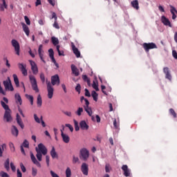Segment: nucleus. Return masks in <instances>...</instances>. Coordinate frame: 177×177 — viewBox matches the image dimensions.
I'll use <instances>...</instances> for the list:
<instances>
[{"label": "nucleus", "instance_id": "obj_31", "mask_svg": "<svg viewBox=\"0 0 177 177\" xmlns=\"http://www.w3.org/2000/svg\"><path fill=\"white\" fill-rule=\"evenodd\" d=\"M9 165H10V160H9V158H7L6 162H4V168H6V171H9L10 169Z\"/></svg>", "mask_w": 177, "mask_h": 177}, {"label": "nucleus", "instance_id": "obj_61", "mask_svg": "<svg viewBox=\"0 0 177 177\" xmlns=\"http://www.w3.org/2000/svg\"><path fill=\"white\" fill-rule=\"evenodd\" d=\"M102 92L104 93V95H107V93L104 91V89H106V86L102 85L101 86Z\"/></svg>", "mask_w": 177, "mask_h": 177}, {"label": "nucleus", "instance_id": "obj_2", "mask_svg": "<svg viewBox=\"0 0 177 177\" xmlns=\"http://www.w3.org/2000/svg\"><path fill=\"white\" fill-rule=\"evenodd\" d=\"M35 150L37 152L36 157L38 161H42V154L43 156L48 154V149L42 143L39 144L37 147L35 148Z\"/></svg>", "mask_w": 177, "mask_h": 177}, {"label": "nucleus", "instance_id": "obj_55", "mask_svg": "<svg viewBox=\"0 0 177 177\" xmlns=\"http://www.w3.org/2000/svg\"><path fill=\"white\" fill-rule=\"evenodd\" d=\"M10 168L13 172L16 171V166H15V164L13 162H10Z\"/></svg>", "mask_w": 177, "mask_h": 177}, {"label": "nucleus", "instance_id": "obj_47", "mask_svg": "<svg viewBox=\"0 0 177 177\" xmlns=\"http://www.w3.org/2000/svg\"><path fill=\"white\" fill-rule=\"evenodd\" d=\"M34 118L35 121H36L37 124H41V120L39 119V118H38V115H37V114H34Z\"/></svg>", "mask_w": 177, "mask_h": 177}, {"label": "nucleus", "instance_id": "obj_7", "mask_svg": "<svg viewBox=\"0 0 177 177\" xmlns=\"http://www.w3.org/2000/svg\"><path fill=\"white\" fill-rule=\"evenodd\" d=\"M81 171L82 172L83 175L85 176H88L89 172V165L86 162H83L81 166Z\"/></svg>", "mask_w": 177, "mask_h": 177}, {"label": "nucleus", "instance_id": "obj_42", "mask_svg": "<svg viewBox=\"0 0 177 177\" xmlns=\"http://www.w3.org/2000/svg\"><path fill=\"white\" fill-rule=\"evenodd\" d=\"M48 53H49L50 57H52L53 59V57H55V52L53 51V50L52 48H50L48 50Z\"/></svg>", "mask_w": 177, "mask_h": 177}, {"label": "nucleus", "instance_id": "obj_11", "mask_svg": "<svg viewBox=\"0 0 177 177\" xmlns=\"http://www.w3.org/2000/svg\"><path fill=\"white\" fill-rule=\"evenodd\" d=\"M30 64L31 66V70L32 71V74L35 75H37L38 74V66H37V64H35V62L34 61H30Z\"/></svg>", "mask_w": 177, "mask_h": 177}, {"label": "nucleus", "instance_id": "obj_33", "mask_svg": "<svg viewBox=\"0 0 177 177\" xmlns=\"http://www.w3.org/2000/svg\"><path fill=\"white\" fill-rule=\"evenodd\" d=\"M84 110L86 113H87V114L89 115V117H92L93 112L92 109L91 107L88 106L86 108H84Z\"/></svg>", "mask_w": 177, "mask_h": 177}, {"label": "nucleus", "instance_id": "obj_22", "mask_svg": "<svg viewBox=\"0 0 177 177\" xmlns=\"http://www.w3.org/2000/svg\"><path fill=\"white\" fill-rule=\"evenodd\" d=\"M23 30L24 31L26 35L28 37L30 35V28L26 25V24H21Z\"/></svg>", "mask_w": 177, "mask_h": 177}, {"label": "nucleus", "instance_id": "obj_36", "mask_svg": "<svg viewBox=\"0 0 177 177\" xmlns=\"http://www.w3.org/2000/svg\"><path fill=\"white\" fill-rule=\"evenodd\" d=\"M82 79L85 82H87L88 85H91V80L88 78V76L86 75H84L82 76Z\"/></svg>", "mask_w": 177, "mask_h": 177}, {"label": "nucleus", "instance_id": "obj_57", "mask_svg": "<svg viewBox=\"0 0 177 177\" xmlns=\"http://www.w3.org/2000/svg\"><path fill=\"white\" fill-rule=\"evenodd\" d=\"M50 174L52 177H59V175H57V174L55 173V171L52 170L50 171Z\"/></svg>", "mask_w": 177, "mask_h": 177}, {"label": "nucleus", "instance_id": "obj_17", "mask_svg": "<svg viewBox=\"0 0 177 177\" xmlns=\"http://www.w3.org/2000/svg\"><path fill=\"white\" fill-rule=\"evenodd\" d=\"M30 154L31 160L32 161L33 164H35V165H37V167H41V163L38 162L37 158H35V156H34V153H32V151H30Z\"/></svg>", "mask_w": 177, "mask_h": 177}, {"label": "nucleus", "instance_id": "obj_16", "mask_svg": "<svg viewBox=\"0 0 177 177\" xmlns=\"http://www.w3.org/2000/svg\"><path fill=\"white\" fill-rule=\"evenodd\" d=\"M72 46V50L73 51V53L75 55L76 57H80L81 53L80 52V50L75 47V45H74V43H71Z\"/></svg>", "mask_w": 177, "mask_h": 177}, {"label": "nucleus", "instance_id": "obj_60", "mask_svg": "<svg viewBox=\"0 0 177 177\" xmlns=\"http://www.w3.org/2000/svg\"><path fill=\"white\" fill-rule=\"evenodd\" d=\"M17 177H23V174H21V171H20V169L17 170Z\"/></svg>", "mask_w": 177, "mask_h": 177}, {"label": "nucleus", "instance_id": "obj_38", "mask_svg": "<svg viewBox=\"0 0 177 177\" xmlns=\"http://www.w3.org/2000/svg\"><path fill=\"white\" fill-rule=\"evenodd\" d=\"M66 176L71 177V169H70V167H67L66 170Z\"/></svg>", "mask_w": 177, "mask_h": 177}, {"label": "nucleus", "instance_id": "obj_44", "mask_svg": "<svg viewBox=\"0 0 177 177\" xmlns=\"http://www.w3.org/2000/svg\"><path fill=\"white\" fill-rule=\"evenodd\" d=\"M75 91L76 92H78V93H81V84H77L76 87H75Z\"/></svg>", "mask_w": 177, "mask_h": 177}, {"label": "nucleus", "instance_id": "obj_39", "mask_svg": "<svg viewBox=\"0 0 177 177\" xmlns=\"http://www.w3.org/2000/svg\"><path fill=\"white\" fill-rule=\"evenodd\" d=\"M74 125H75V129L76 131H80V126H78V122L75 120H73Z\"/></svg>", "mask_w": 177, "mask_h": 177}, {"label": "nucleus", "instance_id": "obj_14", "mask_svg": "<svg viewBox=\"0 0 177 177\" xmlns=\"http://www.w3.org/2000/svg\"><path fill=\"white\" fill-rule=\"evenodd\" d=\"M3 118L6 120L7 122H10V121H12V115H10V110L5 111Z\"/></svg>", "mask_w": 177, "mask_h": 177}, {"label": "nucleus", "instance_id": "obj_49", "mask_svg": "<svg viewBox=\"0 0 177 177\" xmlns=\"http://www.w3.org/2000/svg\"><path fill=\"white\" fill-rule=\"evenodd\" d=\"M0 176H1V177H10V176H9V174H8V173H6L5 171L0 172Z\"/></svg>", "mask_w": 177, "mask_h": 177}, {"label": "nucleus", "instance_id": "obj_3", "mask_svg": "<svg viewBox=\"0 0 177 177\" xmlns=\"http://www.w3.org/2000/svg\"><path fill=\"white\" fill-rule=\"evenodd\" d=\"M29 80L33 91H35L36 93H38V92H39V89L38 88V84H37V79H35V76L32 75H29Z\"/></svg>", "mask_w": 177, "mask_h": 177}, {"label": "nucleus", "instance_id": "obj_62", "mask_svg": "<svg viewBox=\"0 0 177 177\" xmlns=\"http://www.w3.org/2000/svg\"><path fill=\"white\" fill-rule=\"evenodd\" d=\"M172 56H173V57H174V59H177V53H176V50H174L172 51Z\"/></svg>", "mask_w": 177, "mask_h": 177}, {"label": "nucleus", "instance_id": "obj_27", "mask_svg": "<svg viewBox=\"0 0 177 177\" xmlns=\"http://www.w3.org/2000/svg\"><path fill=\"white\" fill-rule=\"evenodd\" d=\"M12 77H13V78H14V82H15L16 86H17V88H19V87L20 86V82H19V77H17V75L14 74V75H12Z\"/></svg>", "mask_w": 177, "mask_h": 177}, {"label": "nucleus", "instance_id": "obj_51", "mask_svg": "<svg viewBox=\"0 0 177 177\" xmlns=\"http://www.w3.org/2000/svg\"><path fill=\"white\" fill-rule=\"evenodd\" d=\"M37 172H38V170H37V169H35V168L32 169V176H37Z\"/></svg>", "mask_w": 177, "mask_h": 177}, {"label": "nucleus", "instance_id": "obj_6", "mask_svg": "<svg viewBox=\"0 0 177 177\" xmlns=\"http://www.w3.org/2000/svg\"><path fill=\"white\" fill-rule=\"evenodd\" d=\"M11 44L13 48H15L16 55H17V56H20V44H19V41L16 39H12L11 41Z\"/></svg>", "mask_w": 177, "mask_h": 177}, {"label": "nucleus", "instance_id": "obj_10", "mask_svg": "<svg viewBox=\"0 0 177 177\" xmlns=\"http://www.w3.org/2000/svg\"><path fill=\"white\" fill-rule=\"evenodd\" d=\"M160 21L164 24V26H167L168 27L172 28V24L168 18H166L165 16L162 15L160 19Z\"/></svg>", "mask_w": 177, "mask_h": 177}, {"label": "nucleus", "instance_id": "obj_50", "mask_svg": "<svg viewBox=\"0 0 177 177\" xmlns=\"http://www.w3.org/2000/svg\"><path fill=\"white\" fill-rule=\"evenodd\" d=\"M48 2L51 6H55L56 5V0H48Z\"/></svg>", "mask_w": 177, "mask_h": 177}, {"label": "nucleus", "instance_id": "obj_37", "mask_svg": "<svg viewBox=\"0 0 177 177\" xmlns=\"http://www.w3.org/2000/svg\"><path fill=\"white\" fill-rule=\"evenodd\" d=\"M22 147H26V149H28L30 147V143L27 140H25L24 142L22 143Z\"/></svg>", "mask_w": 177, "mask_h": 177}, {"label": "nucleus", "instance_id": "obj_15", "mask_svg": "<svg viewBox=\"0 0 177 177\" xmlns=\"http://www.w3.org/2000/svg\"><path fill=\"white\" fill-rule=\"evenodd\" d=\"M122 169L124 171V176L128 177L131 176V171H129V169H128V165H122Z\"/></svg>", "mask_w": 177, "mask_h": 177}, {"label": "nucleus", "instance_id": "obj_13", "mask_svg": "<svg viewBox=\"0 0 177 177\" xmlns=\"http://www.w3.org/2000/svg\"><path fill=\"white\" fill-rule=\"evenodd\" d=\"M80 129H82V131H88L89 129V125L86 124V122L85 120H82L80 122Z\"/></svg>", "mask_w": 177, "mask_h": 177}, {"label": "nucleus", "instance_id": "obj_59", "mask_svg": "<svg viewBox=\"0 0 177 177\" xmlns=\"http://www.w3.org/2000/svg\"><path fill=\"white\" fill-rule=\"evenodd\" d=\"M84 102L86 105L84 106V109L89 107V101L88 100V99H84Z\"/></svg>", "mask_w": 177, "mask_h": 177}, {"label": "nucleus", "instance_id": "obj_41", "mask_svg": "<svg viewBox=\"0 0 177 177\" xmlns=\"http://www.w3.org/2000/svg\"><path fill=\"white\" fill-rule=\"evenodd\" d=\"M169 113L171 115H173L174 118H176V113L175 112V110H174V109H170Z\"/></svg>", "mask_w": 177, "mask_h": 177}, {"label": "nucleus", "instance_id": "obj_25", "mask_svg": "<svg viewBox=\"0 0 177 177\" xmlns=\"http://www.w3.org/2000/svg\"><path fill=\"white\" fill-rule=\"evenodd\" d=\"M131 6L133 9L139 10V1L138 0H134L131 1Z\"/></svg>", "mask_w": 177, "mask_h": 177}, {"label": "nucleus", "instance_id": "obj_64", "mask_svg": "<svg viewBox=\"0 0 177 177\" xmlns=\"http://www.w3.org/2000/svg\"><path fill=\"white\" fill-rule=\"evenodd\" d=\"M49 158H50L49 156H46V162L48 167H49Z\"/></svg>", "mask_w": 177, "mask_h": 177}, {"label": "nucleus", "instance_id": "obj_23", "mask_svg": "<svg viewBox=\"0 0 177 177\" xmlns=\"http://www.w3.org/2000/svg\"><path fill=\"white\" fill-rule=\"evenodd\" d=\"M61 136L62 138L63 142L64 143H69L70 142V137L67 134H64V132L62 133Z\"/></svg>", "mask_w": 177, "mask_h": 177}, {"label": "nucleus", "instance_id": "obj_43", "mask_svg": "<svg viewBox=\"0 0 177 177\" xmlns=\"http://www.w3.org/2000/svg\"><path fill=\"white\" fill-rule=\"evenodd\" d=\"M40 80L42 84H45V74H44V73H40Z\"/></svg>", "mask_w": 177, "mask_h": 177}, {"label": "nucleus", "instance_id": "obj_52", "mask_svg": "<svg viewBox=\"0 0 177 177\" xmlns=\"http://www.w3.org/2000/svg\"><path fill=\"white\" fill-rule=\"evenodd\" d=\"M65 127H66L67 128H69L71 132H73L74 131V128L73 127V126L70 124H66Z\"/></svg>", "mask_w": 177, "mask_h": 177}, {"label": "nucleus", "instance_id": "obj_58", "mask_svg": "<svg viewBox=\"0 0 177 177\" xmlns=\"http://www.w3.org/2000/svg\"><path fill=\"white\" fill-rule=\"evenodd\" d=\"M85 96H87L88 97H91V93H89V90L87 88H85Z\"/></svg>", "mask_w": 177, "mask_h": 177}, {"label": "nucleus", "instance_id": "obj_48", "mask_svg": "<svg viewBox=\"0 0 177 177\" xmlns=\"http://www.w3.org/2000/svg\"><path fill=\"white\" fill-rule=\"evenodd\" d=\"M110 169H111V167H110V165L109 164H106L105 165V171L106 173H109V172H110Z\"/></svg>", "mask_w": 177, "mask_h": 177}, {"label": "nucleus", "instance_id": "obj_5", "mask_svg": "<svg viewBox=\"0 0 177 177\" xmlns=\"http://www.w3.org/2000/svg\"><path fill=\"white\" fill-rule=\"evenodd\" d=\"M142 46L145 50V52L149 53L150 49H157V45L156 44L151 43H144Z\"/></svg>", "mask_w": 177, "mask_h": 177}, {"label": "nucleus", "instance_id": "obj_53", "mask_svg": "<svg viewBox=\"0 0 177 177\" xmlns=\"http://www.w3.org/2000/svg\"><path fill=\"white\" fill-rule=\"evenodd\" d=\"M20 167H21V169L22 171V172H26L27 171V169H26V167L24 166V165L23 163H20Z\"/></svg>", "mask_w": 177, "mask_h": 177}, {"label": "nucleus", "instance_id": "obj_45", "mask_svg": "<svg viewBox=\"0 0 177 177\" xmlns=\"http://www.w3.org/2000/svg\"><path fill=\"white\" fill-rule=\"evenodd\" d=\"M24 20L28 26H30L31 24V21H30V19L28 18V17L25 16Z\"/></svg>", "mask_w": 177, "mask_h": 177}, {"label": "nucleus", "instance_id": "obj_35", "mask_svg": "<svg viewBox=\"0 0 177 177\" xmlns=\"http://www.w3.org/2000/svg\"><path fill=\"white\" fill-rule=\"evenodd\" d=\"M82 113H84V109L82 107H79L77 109V111L75 112L77 115H78L79 117L82 115Z\"/></svg>", "mask_w": 177, "mask_h": 177}, {"label": "nucleus", "instance_id": "obj_54", "mask_svg": "<svg viewBox=\"0 0 177 177\" xmlns=\"http://www.w3.org/2000/svg\"><path fill=\"white\" fill-rule=\"evenodd\" d=\"M53 26L55 28H57V30H59L60 28V26H59V24H57V21H55Z\"/></svg>", "mask_w": 177, "mask_h": 177}, {"label": "nucleus", "instance_id": "obj_4", "mask_svg": "<svg viewBox=\"0 0 177 177\" xmlns=\"http://www.w3.org/2000/svg\"><path fill=\"white\" fill-rule=\"evenodd\" d=\"M80 158L83 160V161H86L89 158V151L85 148L81 149Z\"/></svg>", "mask_w": 177, "mask_h": 177}, {"label": "nucleus", "instance_id": "obj_46", "mask_svg": "<svg viewBox=\"0 0 177 177\" xmlns=\"http://www.w3.org/2000/svg\"><path fill=\"white\" fill-rule=\"evenodd\" d=\"M93 88L95 89L97 92L99 91V86H97V84L96 82H93Z\"/></svg>", "mask_w": 177, "mask_h": 177}, {"label": "nucleus", "instance_id": "obj_30", "mask_svg": "<svg viewBox=\"0 0 177 177\" xmlns=\"http://www.w3.org/2000/svg\"><path fill=\"white\" fill-rule=\"evenodd\" d=\"M26 97L27 99H28L29 102H30L31 106H32V104H34V97L32 95H30L28 94H26Z\"/></svg>", "mask_w": 177, "mask_h": 177}, {"label": "nucleus", "instance_id": "obj_21", "mask_svg": "<svg viewBox=\"0 0 177 177\" xmlns=\"http://www.w3.org/2000/svg\"><path fill=\"white\" fill-rule=\"evenodd\" d=\"M170 8H171L170 12L172 15V19L175 20V19H176V15H177L176 8H175V7L172 6H171Z\"/></svg>", "mask_w": 177, "mask_h": 177}, {"label": "nucleus", "instance_id": "obj_32", "mask_svg": "<svg viewBox=\"0 0 177 177\" xmlns=\"http://www.w3.org/2000/svg\"><path fill=\"white\" fill-rule=\"evenodd\" d=\"M91 96L95 102H97V96H99V95L97 94V93H96V91H93L91 93Z\"/></svg>", "mask_w": 177, "mask_h": 177}, {"label": "nucleus", "instance_id": "obj_24", "mask_svg": "<svg viewBox=\"0 0 177 177\" xmlns=\"http://www.w3.org/2000/svg\"><path fill=\"white\" fill-rule=\"evenodd\" d=\"M11 132L14 136H16V137L19 136V129H17V127H16V126L12 127Z\"/></svg>", "mask_w": 177, "mask_h": 177}, {"label": "nucleus", "instance_id": "obj_63", "mask_svg": "<svg viewBox=\"0 0 177 177\" xmlns=\"http://www.w3.org/2000/svg\"><path fill=\"white\" fill-rule=\"evenodd\" d=\"M52 19H55V21H57V16L56 15V12H53Z\"/></svg>", "mask_w": 177, "mask_h": 177}, {"label": "nucleus", "instance_id": "obj_40", "mask_svg": "<svg viewBox=\"0 0 177 177\" xmlns=\"http://www.w3.org/2000/svg\"><path fill=\"white\" fill-rule=\"evenodd\" d=\"M73 164H77V162H80V158L76 157L75 156H73Z\"/></svg>", "mask_w": 177, "mask_h": 177}, {"label": "nucleus", "instance_id": "obj_56", "mask_svg": "<svg viewBox=\"0 0 177 177\" xmlns=\"http://www.w3.org/2000/svg\"><path fill=\"white\" fill-rule=\"evenodd\" d=\"M42 48H43L42 44H40V45L39 46V49H38L39 55H42Z\"/></svg>", "mask_w": 177, "mask_h": 177}, {"label": "nucleus", "instance_id": "obj_18", "mask_svg": "<svg viewBox=\"0 0 177 177\" xmlns=\"http://www.w3.org/2000/svg\"><path fill=\"white\" fill-rule=\"evenodd\" d=\"M71 70H72V73L73 74H74L75 77H78V75H80V70L77 68V66H75V65L72 64L71 65Z\"/></svg>", "mask_w": 177, "mask_h": 177}, {"label": "nucleus", "instance_id": "obj_8", "mask_svg": "<svg viewBox=\"0 0 177 177\" xmlns=\"http://www.w3.org/2000/svg\"><path fill=\"white\" fill-rule=\"evenodd\" d=\"M18 68L21 71L24 77H27L28 73L27 72V65L23 64L21 63L18 64Z\"/></svg>", "mask_w": 177, "mask_h": 177}, {"label": "nucleus", "instance_id": "obj_1", "mask_svg": "<svg viewBox=\"0 0 177 177\" xmlns=\"http://www.w3.org/2000/svg\"><path fill=\"white\" fill-rule=\"evenodd\" d=\"M47 84V92H48V99H52L53 97V92L55 89L53 86L55 85H59L60 84V77H59V75H55L51 77V83L50 82L46 81Z\"/></svg>", "mask_w": 177, "mask_h": 177}, {"label": "nucleus", "instance_id": "obj_26", "mask_svg": "<svg viewBox=\"0 0 177 177\" xmlns=\"http://www.w3.org/2000/svg\"><path fill=\"white\" fill-rule=\"evenodd\" d=\"M50 154L52 157V158H57V153L56 152V149H55V147H52V149L50 152Z\"/></svg>", "mask_w": 177, "mask_h": 177}, {"label": "nucleus", "instance_id": "obj_29", "mask_svg": "<svg viewBox=\"0 0 177 177\" xmlns=\"http://www.w3.org/2000/svg\"><path fill=\"white\" fill-rule=\"evenodd\" d=\"M51 41H52L53 45H54V46L59 45V39H57L55 37H51Z\"/></svg>", "mask_w": 177, "mask_h": 177}, {"label": "nucleus", "instance_id": "obj_20", "mask_svg": "<svg viewBox=\"0 0 177 177\" xmlns=\"http://www.w3.org/2000/svg\"><path fill=\"white\" fill-rule=\"evenodd\" d=\"M16 103L19 104L20 106L23 104V100H21V96H20V94L16 93L15 95Z\"/></svg>", "mask_w": 177, "mask_h": 177}, {"label": "nucleus", "instance_id": "obj_9", "mask_svg": "<svg viewBox=\"0 0 177 177\" xmlns=\"http://www.w3.org/2000/svg\"><path fill=\"white\" fill-rule=\"evenodd\" d=\"M163 73L165 74L166 80H169V81H172V75H171V71H169V67L163 68Z\"/></svg>", "mask_w": 177, "mask_h": 177}, {"label": "nucleus", "instance_id": "obj_12", "mask_svg": "<svg viewBox=\"0 0 177 177\" xmlns=\"http://www.w3.org/2000/svg\"><path fill=\"white\" fill-rule=\"evenodd\" d=\"M6 91H14L13 86H12V83H10V80L9 82L8 80L3 81V82Z\"/></svg>", "mask_w": 177, "mask_h": 177}, {"label": "nucleus", "instance_id": "obj_34", "mask_svg": "<svg viewBox=\"0 0 177 177\" xmlns=\"http://www.w3.org/2000/svg\"><path fill=\"white\" fill-rule=\"evenodd\" d=\"M1 104L4 110H6V111H8V110H10V109H9V106H8V104H6L5 102L1 101Z\"/></svg>", "mask_w": 177, "mask_h": 177}, {"label": "nucleus", "instance_id": "obj_28", "mask_svg": "<svg viewBox=\"0 0 177 177\" xmlns=\"http://www.w3.org/2000/svg\"><path fill=\"white\" fill-rule=\"evenodd\" d=\"M37 107H41L42 106V97H41V95L37 96Z\"/></svg>", "mask_w": 177, "mask_h": 177}, {"label": "nucleus", "instance_id": "obj_19", "mask_svg": "<svg viewBox=\"0 0 177 177\" xmlns=\"http://www.w3.org/2000/svg\"><path fill=\"white\" fill-rule=\"evenodd\" d=\"M17 122L21 129H24V124H23V121L21 120L20 115H19V113H17Z\"/></svg>", "mask_w": 177, "mask_h": 177}]
</instances>
